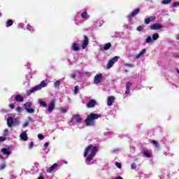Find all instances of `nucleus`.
<instances>
[{"label": "nucleus", "instance_id": "nucleus-6", "mask_svg": "<svg viewBox=\"0 0 179 179\" xmlns=\"http://www.w3.org/2000/svg\"><path fill=\"white\" fill-rule=\"evenodd\" d=\"M118 59H120V57H118V56H115L114 57L109 59V61L107 64L108 69L113 68V66L114 65V64H115V62H118Z\"/></svg>", "mask_w": 179, "mask_h": 179}, {"label": "nucleus", "instance_id": "nucleus-44", "mask_svg": "<svg viewBox=\"0 0 179 179\" xmlns=\"http://www.w3.org/2000/svg\"><path fill=\"white\" fill-rule=\"evenodd\" d=\"M142 29H143V27H142V26H138L136 28L137 31H141Z\"/></svg>", "mask_w": 179, "mask_h": 179}, {"label": "nucleus", "instance_id": "nucleus-19", "mask_svg": "<svg viewBox=\"0 0 179 179\" xmlns=\"http://www.w3.org/2000/svg\"><path fill=\"white\" fill-rule=\"evenodd\" d=\"M139 12H141L139 8L134 10L129 15V17H134V16H136Z\"/></svg>", "mask_w": 179, "mask_h": 179}, {"label": "nucleus", "instance_id": "nucleus-49", "mask_svg": "<svg viewBox=\"0 0 179 179\" xmlns=\"http://www.w3.org/2000/svg\"><path fill=\"white\" fill-rule=\"evenodd\" d=\"M10 107L11 108H15V105L10 104Z\"/></svg>", "mask_w": 179, "mask_h": 179}, {"label": "nucleus", "instance_id": "nucleus-30", "mask_svg": "<svg viewBox=\"0 0 179 179\" xmlns=\"http://www.w3.org/2000/svg\"><path fill=\"white\" fill-rule=\"evenodd\" d=\"M152 145H155V148H159V143L155 140L152 141Z\"/></svg>", "mask_w": 179, "mask_h": 179}, {"label": "nucleus", "instance_id": "nucleus-5", "mask_svg": "<svg viewBox=\"0 0 179 179\" xmlns=\"http://www.w3.org/2000/svg\"><path fill=\"white\" fill-rule=\"evenodd\" d=\"M158 39H159V34L155 33L152 34V37L148 36L147 38H145V43H147V44H150V43H153V41H156V40H158Z\"/></svg>", "mask_w": 179, "mask_h": 179}, {"label": "nucleus", "instance_id": "nucleus-12", "mask_svg": "<svg viewBox=\"0 0 179 179\" xmlns=\"http://www.w3.org/2000/svg\"><path fill=\"white\" fill-rule=\"evenodd\" d=\"M20 139L22 141H24V142H26L29 139V137L27 136V133L26 131H22L21 134L20 135Z\"/></svg>", "mask_w": 179, "mask_h": 179}, {"label": "nucleus", "instance_id": "nucleus-41", "mask_svg": "<svg viewBox=\"0 0 179 179\" xmlns=\"http://www.w3.org/2000/svg\"><path fill=\"white\" fill-rule=\"evenodd\" d=\"M179 5V2L178 1H176L173 3V8H177V6H178Z\"/></svg>", "mask_w": 179, "mask_h": 179}, {"label": "nucleus", "instance_id": "nucleus-24", "mask_svg": "<svg viewBox=\"0 0 179 179\" xmlns=\"http://www.w3.org/2000/svg\"><path fill=\"white\" fill-rule=\"evenodd\" d=\"M38 104H40V106L41 107H47V103H45V101H43V99H38Z\"/></svg>", "mask_w": 179, "mask_h": 179}, {"label": "nucleus", "instance_id": "nucleus-60", "mask_svg": "<svg viewBox=\"0 0 179 179\" xmlns=\"http://www.w3.org/2000/svg\"><path fill=\"white\" fill-rule=\"evenodd\" d=\"M125 72H128V71H127V70H125Z\"/></svg>", "mask_w": 179, "mask_h": 179}, {"label": "nucleus", "instance_id": "nucleus-50", "mask_svg": "<svg viewBox=\"0 0 179 179\" xmlns=\"http://www.w3.org/2000/svg\"><path fill=\"white\" fill-rule=\"evenodd\" d=\"M176 39L179 40V34L176 35Z\"/></svg>", "mask_w": 179, "mask_h": 179}, {"label": "nucleus", "instance_id": "nucleus-33", "mask_svg": "<svg viewBox=\"0 0 179 179\" xmlns=\"http://www.w3.org/2000/svg\"><path fill=\"white\" fill-rule=\"evenodd\" d=\"M38 138L40 141H43V139H44V135L41 134H39L38 135Z\"/></svg>", "mask_w": 179, "mask_h": 179}, {"label": "nucleus", "instance_id": "nucleus-21", "mask_svg": "<svg viewBox=\"0 0 179 179\" xmlns=\"http://www.w3.org/2000/svg\"><path fill=\"white\" fill-rule=\"evenodd\" d=\"M58 166V164H54L52 166H50L49 169H47L48 173H51V171H53L55 169H57Z\"/></svg>", "mask_w": 179, "mask_h": 179}, {"label": "nucleus", "instance_id": "nucleus-39", "mask_svg": "<svg viewBox=\"0 0 179 179\" xmlns=\"http://www.w3.org/2000/svg\"><path fill=\"white\" fill-rule=\"evenodd\" d=\"M131 170H135V169H136V164H135V163L131 164Z\"/></svg>", "mask_w": 179, "mask_h": 179}, {"label": "nucleus", "instance_id": "nucleus-45", "mask_svg": "<svg viewBox=\"0 0 179 179\" xmlns=\"http://www.w3.org/2000/svg\"><path fill=\"white\" fill-rule=\"evenodd\" d=\"M27 127H29V122H25L24 125H23L24 128H26Z\"/></svg>", "mask_w": 179, "mask_h": 179}, {"label": "nucleus", "instance_id": "nucleus-4", "mask_svg": "<svg viewBox=\"0 0 179 179\" xmlns=\"http://www.w3.org/2000/svg\"><path fill=\"white\" fill-rule=\"evenodd\" d=\"M31 106H33V102H27L24 104V108L29 114L34 113L35 110L34 108H31Z\"/></svg>", "mask_w": 179, "mask_h": 179}, {"label": "nucleus", "instance_id": "nucleus-56", "mask_svg": "<svg viewBox=\"0 0 179 179\" xmlns=\"http://www.w3.org/2000/svg\"><path fill=\"white\" fill-rule=\"evenodd\" d=\"M1 159H3V157L2 155H0Z\"/></svg>", "mask_w": 179, "mask_h": 179}, {"label": "nucleus", "instance_id": "nucleus-42", "mask_svg": "<svg viewBox=\"0 0 179 179\" xmlns=\"http://www.w3.org/2000/svg\"><path fill=\"white\" fill-rule=\"evenodd\" d=\"M17 113H22V107L19 106L17 108H15Z\"/></svg>", "mask_w": 179, "mask_h": 179}, {"label": "nucleus", "instance_id": "nucleus-8", "mask_svg": "<svg viewBox=\"0 0 179 179\" xmlns=\"http://www.w3.org/2000/svg\"><path fill=\"white\" fill-rule=\"evenodd\" d=\"M83 119L80 117L79 115H73L72 117V122H78V124H80L82 122Z\"/></svg>", "mask_w": 179, "mask_h": 179}, {"label": "nucleus", "instance_id": "nucleus-23", "mask_svg": "<svg viewBox=\"0 0 179 179\" xmlns=\"http://www.w3.org/2000/svg\"><path fill=\"white\" fill-rule=\"evenodd\" d=\"M110 48H111V43H108L105 44V45L103 48H101V50H105L106 51H107V50H110Z\"/></svg>", "mask_w": 179, "mask_h": 179}, {"label": "nucleus", "instance_id": "nucleus-61", "mask_svg": "<svg viewBox=\"0 0 179 179\" xmlns=\"http://www.w3.org/2000/svg\"><path fill=\"white\" fill-rule=\"evenodd\" d=\"M0 179H2V178H0Z\"/></svg>", "mask_w": 179, "mask_h": 179}, {"label": "nucleus", "instance_id": "nucleus-13", "mask_svg": "<svg viewBox=\"0 0 179 179\" xmlns=\"http://www.w3.org/2000/svg\"><path fill=\"white\" fill-rule=\"evenodd\" d=\"M96 106V101L94 99H91L87 104V108H93Z\"/></svg>", "mask_w": 179, "mask_h": 179}, {"label": "nucleus", "instance_id": "nucleus-17", "mask_svg": "<svg viewBox=\"0 0 179 179\" xmlns=\"http://www.w3.org/2000/svg\"><path fill=\"white\" fill-rule=\"evenodd\" d=\"M144 54H146V49H143L138 55L135 56V59H139V58L144 55Z\"/></svg>", "mask_w": 179, "mask_h": 179}, {"label": "nucleus", "instance_id": "nucleus-35", "mask_svg": "<svg viewBox=\"0 0 179 179\" xmlns=\"http://www.w3.org/2000/svg\"><path fill=\"white\" fill-rule=\"evenodd\" d=\"M79 89V86L76 85L74 88V94H78V90Z\"/></svg>", "mask_w": 179, "mask_h": 179}, {"label": "nucleus", "instance_id": "nucleus-32", "mask_svg": "<svg viewBox=\"0 0 179 179\" xmlns=\"http://www.w3.org/2000/svg\"><path fill=\"white\" fill-rule=\"evenodd\" d=\"M3 135H4V136H8V135H9V131L8 130V129H6L4 130Z\"/></svg>", "mask_w": 179, "mask_h": 179}, {"label": "nucleus", "instance_id": "nucleus-3", "mask_svg": "<svg viewBox=\"0 0 179 179\" xmlns=\"http://www.w3.org/2000/svg\"><path fill=\"white\" fill-rule=\"evenodd\" d=\"M47 87V84H45V81L43 80L38 85H36L35 87H32L31 90H27V96H30L31 93H34V92H37V90H41L43 87Z\"/></svg>", "mask_w": 179, "mask_h": 179}, {"label": "nucleus", "instance_id": "nucleus-16", "mask_svg": "<svg viewBox=\"0 0 179 179\" xmlns=\"http://www.w3.org/2000/svg\"><path fill=\"white\" fill-rule=\"evenodd\" d=\"M54 107H55V101H52L49 105L48 110L50 113H52L54 110Z\"/></svg>", "mask_w": 179, "mask_h": 179}, {"label": "nucleus", "instance_id": "nucleus-58", "mask_svg": "<svg viewBox=\"0 0 179 179\" xmlns=\"http://www.w3.org/2000/svg\"><path fill=\"white\" fill-rule=\"evenodd\" d=\"M3 111H5L4 110H1V113H3Z\"/></svg>", "mask_w": 179, "mask_h": 179}, {"label": "nucleus", "instance_id": "nucleus-7", "mask_svg": "<svg viewBox=\"0 0 179 179\" xmlns=\"http://www.w3.org/2000/svg\"><path fill=\"white\" fill-rule=\"evenodd\" d=\"M101 80H103V74L101 73L96 75L94 78V83L95 85H99V83H101Z\"/></svg>", "mask_w": 179, "mask_h": 179}, {"label": "nucleus", "instance_id": "nucleus-48", "mask_svg": "<svg viewBox=\"0 0 179 179\" xmlns=\"http://www.w3.org/2000/svg\"><path fill=\"white\" fill-rule=\"evenodd\" d=\"M48 145H49L48 143H45L44 144V148H48Z\"/></svg>", "mask_w": 179, "mask_h": 179}, {"label": "nucleus", "instance_id": "nucleus-43", "mask_svg": "<svg viewBox=\"0 0 179 179\" xmlns=\"http://www.w3.org/2000/svg\"><path fill=\"white\" fill-rule=\"evenodd\" d=\"M27 30H29V31H33V28H32L31 26H30V25H27Z\"/></svg>", "mask_w": 179, "mask_h": 179}, {"label": "nucleus", "instance_id": "nucleus-51", "mask_svg": "<svg viewBox=\"0 0 179 179\" xmlns=\"http://www.w3.org/2000/svg\"><path fill=\"white\" fill-rule=\"evenodd\" d=\"M76 24H80V22H78V21L76 20L75 22Z\"/></svg>", "mask_w": 179, "mask_h": 179}, {"label": "nucleus", "instance_id": "nucleus-40", "mask_svg": "<svg viewBox=\"0 0 179 179\" xmlns=\"http://www.w3.org/2000/svg\"><path fill=\"white\" fill-rule=\"evenodd\" d=\"M60 111H61V113H63V114H65V113H66V108H61Z\"/></svg>", "mask_w": 179, "mask_h": 179}, {"label": "nucleus", "instance_id": "nucleus-9", "mask_svg": "<svg viewBox=\"0 0 179 179\" xmlns=\"http://www.w3.org/2000/svg\"><path fill=\"white\" fill-rule=\"evenodd\" d=\"M161 29H163V26L159 23L153 24L150 27L151 30H160Z\"/></svg>", "mask_w": 179, "mask_h": 179}, {"label": "nucleus", "instance_id": "nucleus-36", "mask_svg": "<svg viewBox=\"0 0 179 179\" xmlns=\"http://www.w3.org/2000/svg\"><path fill=\"white\" fill-rule=\"evenodd\" d=\"M6 167V164L5 163H3L0 165V170H3Z\"/></svg>", "mask_w": 179, "mask_h": 179}, {"label": "nucleus", "instance_id": "nucleus-27", "mask_svg": "<svg viewBox=\"0 0 179 179\" xmlns=\"http://www.w3.org/2000/svg\"><path fill=\"white\" fill-rule=\"evenodd\" d=\"M12 24H13V20H9L7 21L6 26V27H10V26H12Z\"/></svg>", "mask_w": 179, "mask_h": 179}, {"label": "nucleus", "instance_id": "nucleus-46", "mask_svg": "<svg viewBox=\"0 0 179 179\" xmlns=\"http://www.w3.org/2000/svg\"><path fill=\"white\" fill-rule=\"evenodd\" d=\"M34 143H33V142H31L30 143H29V149H31L32 148H33V146H34Z\"/></svg>", "mask_w": 179, "mask_h": 179}, {"label": "nucleus", "instance_id": "nucleus-53", "mask_svg": "<svg viewBox=\"0 0 179 179\" xmlns=\"http://www.w3.org/2000/svg\"><path fill=\"white\" fill-rule=\"evenodd\" d=\"M115 179H124V178H122V177H117Z\"/></svg>", "mask_w": 179, "mask_h": 179}, {"label": "nucleus", "instance_id": "nucleus-14", "mask_svg": "<svg viewBox=\"0 0 179 179\" xmlns=\"http://www.w3.org/2000/svg\"><path fill=\"white\" fill-rule=\"evenodd\" d=\"M155 20H156L155 16H151V17H149L148 18L145 19V24H149L150 22H153Z\"/></svg>", "mask_w": 179, "mask_h": 179}, {"label": "nucleus", "instance_id": "nucleus-22", "mask_svg": "<svg viewBox=\"0 0 179 179\" xmlns=\"http://www.w3.org/2000/svg\"><path fill=\"white\" fill-rule=\"evenodd\" d=\"M72 50L73 51H79V44L76 43H73Z\"/></svg>", "mask_w": 179, "mask_h": 179}, {"label": "nucleus", "instance_id": "nucleus-54", "mask_svg": "<svg viewBox=\"0 0 179 179\" xmlns=\"http://www.w3.org/2000/svg\"><path fill=\"white\" fill-rule=\"evenodd\" d=\"M38 179H44V177L40 176Z\"/></svg>", "mask_w": 179, "mask_h": 179}, {"label": "nucleus", "instance_id": "nucleus-11", "mask_svg": "<svg viewBox=\"0 0 179 179\" xmlns=\"http://www.w3.org/2000/svg\"><path fill=\"white\" fill-rule=\"evenodd\" d=\"M15 99V101H17L18 103H22L24 100L23 96H20V94L16 95L15 97L12 96L10 100H13Z\"/></svg>", "mask_w": 179, "mask_h": 179}, {"label": "nucleus", "instance_id": "nucleus-10", "mask_svg": "<svg viewBox=\"0 0 179 179\" xmlns=\"http://www.w3.org/2000/svg\"><path fill=\"white\" fill-rule=\"evenodd\" d=\"M88 45H89V38H87V36H84V40L82 44L83 50H85V48H86V47H87Z\"/></svg>", "mask_w": 179, "mask_h": 179}, {"label": "nucleus", "instance_id": "nucleus-38", "mask_svg": "<svg viewBox=\"0 0 179 179\" xmlns=\"http://www.w3.org/2000/svg\"><path fill=\"white\" fill-rule=\"evenodd\" d=\"M115 164L117 169H121V167H122L121 163L115 162Z\"/></svg>", "mask_w": 179, "mask_h": 179}, {"label": "nucleus", "instance_id": "nucleus-57", "mask_svg": "<svg viewBox=\"0 0 179 179\" xmlns=\"http://www.w3.org/2000/svg\"><path fill=\"white\" fill-rule=\"evenodd\" d=\"M177 73L179 74V70H177Z\"/></svg>", "mask_w": 179, "mask_h": 179}, {"label": "nucleus", "instance_id": "nucleus-37", "mask_svg": "<svg viewBox=\"0 0 179 179\" xmlns=\"http://www.w3.org/2000/svg\"><path fill=\"white\" fill-rule=\"evenodd\" d=\"M6 141V137L0 136V143L1 142H5Z\"/></svg>", "mask_w": 179, "mask_h": 179}, {"label": "nucleus", "instance_id": "nucleus-55", "mask_svg": "<svg viewBox=\"0 0 179 179\" xmlns=\"http://www.w3.org/2000/svg\"><path fill=\"white\" fill-rule=\"evenodd\" d=\"M176 58H179V55H175Z\"/></svg>", "mask_w": 179, "mask_h": 179}, {"label": "nucleus", "instance_id": "nucleus-31", "mask_svg": "<svg viewBox=\"0 0 179 179\" xmlns=\"http://www.w3.org/2000/svg\"><path fill=\"white\" fill-rule=\"evenodd\" d=\"M143 153L145 157H150V153H149V152L144 151Z\"/></svg>", "mask_w": 179, "mask_h": 179}, {"label": "nucleus", "instance_id": "nucleus-52", "mask_svg": "<svg viewBox=\"0 0 179 179\" xmlns=\"http://www.w3.org/2000/svg\"><path fill=\"white\" fill-rule=\"evenodd\" d=\"M126 27H127V29H131V26H129V25H127Z\"/></svg>", "mask_w": 179, "mask_h": 179}, {"label": "nucleus", "instance_id": "nucleus-15", "mask_svg": "<svg viewBox=\"0 0 179 179\" xmlns=\"http://www.w3.org/2000/svg\"><path fill=\"white\" fill-rule=\"evenodd\" d=\"M131 87H132V83L129 82L127 83L126 85V91H125L126 94H129V93H131V90H129Z\"/></svg>", "mask_w": 179, "mask_h": 179}, {"label": "nucleus", "instance_id": "nucleus-29", "mask_svg": "<svg viewBox=\"0 0 179 179\" xmlns=\"http://www.w3.org/2000/svg\"><path fill=\"white\" fill-rule=\"evenodd\" d=\"M171 3V0H162V3L163 5H169V3Z\"/></svg>", "mask_w": 179, "mask_h": 179}, {"label": "nucleus", "instance_id": "nucleus-1", "mask_svg": "<svg viewBox=\"0 0 179 179\" xmlns=\"http://www.w3.org/2000/svg\"><path fill=\"white\" fill-rule=\"evenodd\" d=\"M96 153L97 146H93V145H90L85 148L84 152V157L88 156L85 161L86 164H87L88 166L92 164V160H93V157L96 156Z\"/></svg>", "mask_w": 179, "mask_h": 179}, {"label": "nucleus", "instance_id": "nucleus-34", "mask_svg": "<svg viewBox=\"0 0 179 179\" xmlns=\"http://www.w3.org/2000/svg\"><path fill=\"white\" fill-rule=\"evenodd\" d=\"M124 66L126 68H133L134 67V65L133 64H124Z\"/></svg>", "mask_w": 179, "mask_h": 179}, {"label": "nucleus", "instance_id": "nucleus-28", "mask_svg": "<svg viewBox=\"0 0 179 179\" xmlns=\"http://www.w3.org/2000/svg\"><path fill=\"white\" fill-rule=\"evenodd\" d=\"M60 85H61V81L59 80H57L54 83V86L56 89H58V87H59Z\"/></svg>", "mask_w": 179, "mask_h": 179}, {"label": "nucleus", "instance_id": "nucleus-59", "mask_svg": "<svg viewBox=\"0 0 179 179\" xmlns=\"http://www.w3.org/2000/svg\"><path fill=\"white\" fill-rule=\"evenodd\" d=\"M65 164H68V162H65Z\"/></svg>", "mask_w": 179, "mask_h": 179}, {"label": "nucleus", "instance_id": "nucleus-47", "mask_svg": "<svg viewBox=\"0 0 179 179\" xmlns=\"http://www.w3.org/2000/svg\"><path fill=\"white\" fill-rule=\"evenodd\" d=\"M71 78L73 79H75V78H76V74H75V73L71 74Z\"/></svg>", "mask_w": 179, "mask_h": 179}, {"label": "nucleus", "instance_id": "nucleus-26", "mask_svg": "<svg viewBox=\"0 0 179 179\" xmlns=\"http://www.w3.org/2000/svg\"><path fill=\"white\" fill-rule=\"evenodd\" d=\"M81 17H83V19H89V15L87 14V13L86 11H84L81 14Z\"/></svg>", "mask_w": 179, "mask_h": 179}, {"label": "nucleus", "instance_id": "nucleus-20", "mask_svg": "<svg viewBox=\"0 0 179 179\" xmlns=\"http://www.w3.org/2000/svg\"><path fill=\"white\" fill-rule=\"evenodd\" d=\"M114 100H115V97L114 96H110L108 98L107 104L108 106H113V103H114Z\"/></svg>", "mask_w": 179, "mask_h": 179}, {"label": "nucleus", "instance_id": "nucleus-25", "mask_svg": "<svg viewBox=\"0 0 179 179\" xmlns=\"http://www.w3.org/2000/svg\"><path fill=\"white\" fill-rule=\"evenodd\" d=\"M1 152L3 155H6L7 156H9V155L11 153L10 151L8 150L6 148H3Z\"/></svg>", "mask_w": 179, "mask_h": 179}, {"label": "nucleus", "instance_id": "nucleus-18", "mask_svg": "<svg viewBox=\"0 0 179 179\" xmlns=\"http://www.w3.org/2000/svg\"><path fill=\"white\" fill-rule=\"evenodd\" d=\"M13 117H8L7 119V125L9 128H12V127H13Z\"/></svg>", "mask_w": 179, "mask_h": 179}, {"label": "nucleus", "instance_id": "nucleus-2", "mask_svg": "<svg viewBox=\"0 0 179 179\" xmlns=\"http://www.w3.org/2000/svg\"><path fill=\"white\" fill-rule=\"evenodd\" d=\"M101 117V115L97 114V113H90L87 115L86 120H85V124L87 127H92V125H94L95 120H99Z\"/></svg>", "mask_w": 179, "mask_h": 179}]
</instances>
